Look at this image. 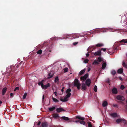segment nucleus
<instances>
[{
    "instance_id": "1",
    "label": "nucleus",
    "mask_w": 127,
    "mask_h": 127,
    "mask_svg": "<svg viewBox=\"0 0 127 127\" xmlns=\"http://www.w3.org/2000/svg\"><path fill=\"white\" fill-rule=\"evenodd\" d=\"M74 86L76 87L78 90H79L80 89L81 84L77 78H75L74 80Z\"/></svg>"
},
{
    "instance_id": "2",
    "label": "nucleus",
    "mask_w": 127,
    "mask_h": 127,
    "mask_svg": "<svg viewBox=\"0 0 127 127\" xmlns=\"http://www.w3.org/2000/svg\"><path fill=\"white\" fill-rule=\"evenodd\" d=\"M104 44L103 43H98L96 44L95 45H93L91 47L92 48H93V49L94 50L96 48V47H100L104 46Z\"/></svg>"
},
{
    "instance_id": "3",
    "label": "nucleus",
    "mask_w": 127,
    "mask_h": 127,
    "mask_svg": "<svg viewBox=\"0 0 127 127\" xmlns=\"http://www.w3.org/2000/svg\"><path fill=\"white\" fill-rule=\"evenodd\" d=\"M116 122L118 124L120 122H123L124 124L126 123V120L124 119L120 118L117 119L116 120Z\"/></svg>"
},
{
    "instance_id": "4",
    "label": "nucleus",
    "mask_w": 127,
    "mask_h": 127,
    "mask_svg": "<svg viewBox=\"0 0 127 127\" xmlns=\"http://www.w3.org/2000/svg\"><path fill=\"white\" fill-rule=\"evenodd\" d=\"M88 74H86L83 76L81 77L80 78V80L83 81H85L86 79L88 78Z\"/></svg>"
},
{
    "instance_id": "5",
    "label": "nucleus",
    "mask_w": 127,
    "mask_h": 127,
    "mask_svg": "<svg viewBox=\"0 0 127 127\" xmlns=\"http://www.w3.org/2000/svg\"><path fill=\"white\" fill-rule=\"evenodd\" d=\"M116 98L117 100L121 101H124L125 100L124 97L120 95H117Z\"/></svg>"
},
{
    "instance_id": "6",
    "label": "nucleus",
    "mask_w": 127,
    "mask_h": 127,
    "mask_svg": "<svg viewBox=\"0 0 127 127\" xmlns=\"http://www.w3.org/2000/svg\"><path fill=\"white\" fill-rule=\"evenodd\" d=\"M95 56H100L101 55V50H99L95 52L94 54Z\"/></svg>"
},
{
    "instance_id": "7",
    "label": "nucleus",
    "mask_w": 127,
    "mask_h": 127,
    "mask_svg": "<svg viewBox=\"0 0 127 127\" xmlns=\"http://www.w3.org/2000/svg\"><path fill=\"white\" fill-rule=\"evenodd\" d=\"M71 91V89L70 88H68L66 91V93L67 94L66 96L67 97V98L69 97L71 95L70 93Z\"/></svg>"
},
{
    "instance_id": "8",
    "label": "nucleus",
    "mask_w": 127,
    "mask_h": 127,
    "mask_svg": "<svg viewBox=\"0 0 127 127\" xmlns=\"http://www.w3.org/2000/svg\"><path fill=\"white\" fill-rule=\"evenodd\" d=\"M91 83V80L89 79H87L85 82L86 85L88 87H89Z\"/></svg>"
},
{
    "instance_id": "9",
    "label": "nucleus",
    "mask_w": 127,
    "mask_h": 127,
    "mask_svg": "<svg viewBox=\"0 0 127 127\" xmlns=\"http://www.w3.org/2000/svg\"><path fill=\"white\" fill-rule=\"evenodd\" d=\"M87 87L86 84L84 83H83L82 84L81 89L83 91L86 90Z\"/></svg>"
},
{
    "instance_id": "10",
    "label": "nucleus",
    "mask_w": 127,
    "mask_h": 127,
    "mask_svg": "<svg viewBox=\"0 0 127 127\" xmlns=\"http://www.w3.org/2000/svg\"><path fill=\"white\" fill-rule=\"evenodd\" d=\"M71 36L73 37V38H78L79 37H81V35H80L79 36V35L78 34H71L70 35Z\"/></svg>"
},
{
    "instance_id": "11",
    "label": "nucleus",
    "mask_w": 127,
    "mask_h": 127,
    "mask_svg": "<svg viewBox=\"0 0 127 127\" xmlns=\"http://www.w3.org/2000/svg\"><path fill=\"white\" fill-rule=\"evenodd\" d=\"M57 112L58 113L62 111H65V110L63 108H59L56 109Z\"/></svg>"
},
{
    "instance_id": "12",
    "label": "nucleus",
    "mask_w": 127,
    "mask_h": 127,
    "mask_svg": "<svg viewBox=\"0 0 127 127\" xmlns=\"http://www.w3.org/2000/svg\"><path fill=\"white\" fill-rule=\"evenodd\" d=\"M42 127H48V123L47 122H42L41 124Z\"/></svg>"
},
{
    "instance_id": "13",
    "label": "nucleus",
    "mask_w": 127,
    "mask_h": 127,
    "mask_svg": "<svg viewBox=\"0 0 127 127\" xmlns=\"http://www.w3.org/2000/svg\"><path fill=\"white\" fill-rule=\"evenodd\" d=\"M50 86V84L49 83H48L47 84L45 85H44L43 84V86H42V88L43 89H46L48 87H49Z\"/></svg>"
},
{
    "instance_id": "14",
    "label": "nucleus",
    "mask_w": 127,
    "mask_h": 127,
    "mask_svg": "<svg viewBox=\"0 0 127 127\" xmlns=\"http://www.w3.org/2000/svg\"><path fill=\"white\" fill-rule=\"evenodd\" d=\"M7 90V88L5 87L3 88L2 90V94L3 95H4Z\"/></svg>"
},
{
    "instance_id": "15",
    "label": "nucleus",
    "mask_w": 127,
    "mask_h": 127,
    "mask_svg": "<svg viewBox=\"0 0 127 127\" xmlns=\"http://www.w3.org/2000/svg\"><path fill=\"white\" fill-rule=\"evenodd\" d=\"M112 92L114 94H117L118 92L117 89L115 87L113 88L112 90Z\"/></svg>"
},
{
    "instance_id": "16",
    "label": "nucleus",
    "mask_w": 127,
    "mask_h": 127,
    "mask_svg": "<svg viewBox=\"0 0 127 127\" xmlns=\"http://www.w3.org/2000/svg\"><path fill=\"white\" fill-rule=\"evenodd\" d=\"M110 114L112 117L113 118H115L117 117V113H116Z\"/></svg>"
},
{
    "instance_id": "17",
    "label": "nucleus",
    "mask_w": 127,
    "mask_h": 127,
    "mask_svg": "<svg viewBox=\"0 0 127 127\" xmlns=\"http://www.w3.org/2000/svg\"><path fill=\"white\" fill-rule=\"evenodd\" d=\"M68 98H67V97L66 96V97H65L64 99H62V98H60V100L61 101L65 102L68 101V100L67 99Z\"/></svg>"
},
{
    "instance_id": "18",
    "label": "nucleus",
    "mask_w": 127,
    "mask_h": 127,
    "mask_svg": "<svg viewBox=\"0 0 127 127\" xmlns=\"http://www.w3.org/2000/svg\"><path fill=\"white\" fill-rule=\"evenodd\" d=\"M123 72V69L122 68L119 69L117 70V73L119 74H121Z\"/></svg>"
},
{
    "instance_id": "19",
    "label": "nucleus",
    "mask_w": 127,
    "mask_h": 127,
    "mask_svg": "<svg viewBox=\"0 0 127 127\" xmlns=\"http://www.w3.org/2000/svg\"><path fill=\"white\" fill-rule=\"evenodd\" d=\"M76 118L77 119H78L82 121L84 120L85 119L84 118L81 117L80 116H76Z\"/></svg>"
},
{
    "instance_id": "20",
    "label": "nucleus",
    "mask_w": 127,
    "mask_h": 127,
    "mask_svg": "<svg viewBox=\"0 0 127 127\" xmlns=\"http://www.w3.org/2000/svg\"><path fill=\"white\" fill-rule=\"evenodd\" d=\"M106 62L103 63L102 65V69H104L106 67Z\"/></svg>"
},
{
    "instance_id": "21",
    "label": "nucleus",
    "mask_w": 127,
    "mask_h": 127,
    "mask_svg": "<svg viewBox=\"0 0 127 127\" xmlns=\"http://www.w3.org/2000/svg\"><path fill=\"white\" fill-rule=\"evenodd\" d=\"M108 104V103L106 101H104L102 103V106L103 107H105Z\"/></svg>"
},
{
    "instance_id": "22",
    "label": "nucleus",
    "mask_w": 127,
    "mask_h": 127,
    "mask_svg": "<svg viewBox=\"0 0 127 127\" xmlns=\"http://www.w3.org/2000/svg\"><path fill=\"white\" fill-rule=\"evenodd\" d=\"M103 58L101 57H99L97 59V61L99 62H101L103 61Z\"/></svg>"
},
{
    "instance_id": "23",
    "label": "nucleus",
    "mask_w": 127,
    "mask_h": 127,
    "mask_svg": "<svg viewBox=\"0 0 127 127\" xmlns=\"http://www.w3.org/2000/svg\"><path fill=\"white\" fill-rule=\"evenodd\" d=\"M119 42H123L124 43H127V39H123L119 41Z\"/></svg>"
},
{
    "instance_id": "24",
    "label": "nucleus",
    "mask_w": 127,
    "mask_h": 127,
    "mask_svg": "<svg viewBox=\"0 0 127 127\" xmlns=\"http://www.w3.org/2000/svg\"><path fill=\"white\" fill-rule=\"evenodd\" d=\"M99 64V63L96 60H94L92 63L93 65L98 64Z\"/></svg>"
},
{
    "instance_id": "25",
    "label": "nucleus",
    "mask_w": 127,
    "mask_h": 127,
    "mask_svg": "<svg viewBox=\"0 0 127 127\" xmlns=\"http://www.w3.org/2000/svg\"><path fill=\"white\" fill-rule=\"evenodd\" d=\"M55 109V107H53L51 108H48V110L50 111H52L54 110Z\"/></svg>"
},
{
    "instance_id": "26",
    "label": "nucleus",
    "mask_w": 127,
    "mask_h": 127,
    "mask_svg": "<svg viewBox=\"0 0 127 127\" xmlns=\"http://www.w3.org/2000/svg\"><path fill=\"white\" fill-rule=\"evenodd\" d=\"M61 118L62 119L65 120H69V118L65 116L62 117Z\"/></svg>"
},
{
    "instance_id": "27",
    "label": "nucleus",
    "mask_w": 127,
    "mask_h": 127,
    "mask_svg": "<svg viewBox=\"0 0 127 127\" xmlns=\"http://www.w3.org/2000/svg\"><path fill=\"white\" fill-rule=\"evenodd\" d=\"M122 65L124 67L127 68V64H126L124 62H123Z\"/></svg>"
},
{
    "instance_id": "28",
    "label": "nucleus",
    "mask_w": 127,
    "mask_h": 127,
    "mask_svg": "<svg viewBox=\"0 0 127 127\" xmlns=\"http://www.w3.org/2000/svg\"><path fill=\"white\" fill-rule=\"evenodd\" d=\"M53 74L51 73H50L48 74L49 76L48 77V79H50L52 78L53 76Z\"/></svg>"
},
{
    "instance_id": "29",
    "label": "nucleus",
    "mask_w": 127,
    "mask_h": 127,
    "mask_svg": "<svg viewBox=\"0 0 127 127\" xmlns=\"http://www.w3.org/2000/svg\"><path fill=\"white\" fill-rule=\"evenodd\" d=\"M52 98L54 102H59V100L56 99L55 98L53 97H52Z\"/></svg>"
},
{
    "instance_id": "30",
    "label": "nucleus",
    "mask_w": 127,
    "mask_h": 127,
    "mask_svg": "<svg viewBox=\"0 0 127 127\" xmlns=\"http://www.w3.org/2000/svg\"><path fill=\"white\" fill-rule=\"evenodd\" d=\"M85 69H83V70H81L79 74L80 75H82L84 74V72L85 71Z\"/></svg>"
},
{
    "instance_id": "31",
    "label": "nucleus",
    "mask_w": 127,
    "mask_h": 127,
    "mask_svg": "<svg viewBox=\"0 0 127 127\" xmlns=\"http://www.w3.org/2000/svg\"><path fill=\"white\" fill-rule=\"evenodd\" d=\"M59 79L58 78V77L57 76H56L54 82H56L57 81H59Z\"/></svg>"
},
{
    "instance_id": "32",
    "label": "nucleus",
    "mask_w": 127,
    "mask_h": 127,
    "mask_svg": "<svg viewBox=\"0 0 127 127\" xmlns=\"http://www.w3.org/2000/svg\"><path fill=\"white\" fill-rule=\"evenodd\" d=\"M42 53V51L41 49L38 50L37 52V53L38 54H41Z\"/></svg>"
},
{
    "instance_id": "33",
    "label": "nucleus",
    "mask_w": 127,
    "mask_h": 127,
    "mask_svg": "<svg viewBox=\"0 0 127 127\" xmlns=\"http://www.w3.org/2000/svg\"><path fill=\"white\" fill-rule=\"evenodd\" d=\"M53 116L55 118H57L59 117L58 115L57 114H54L53 115Z\"/></svg>"
},
{
    "instance_id": "34",
    "label": "nucleus",
    "mask_w": 127,
    "mask_h": 127,
    "mask_svg": "<svg viewBox=\"0 0 127 127\" xmlns=\"http://www.w3.org/2000/svg\"><path fill=\"white\" fill-rule=\"evenodd\" d=\"M97 90V88L96 85H95L94 88V90L95 92H96Z\"/></svg>"
},
{
    "instance_id": "35",
    "label": "nucleus",
    "mask_w": 127,
    "mask_h": 127,
    "mask_svg": "<svg viewBox=\"0 0 127 127\" xmlns=\"http://www.w3.org/2000/svg\"><path fill=\"white\" fill-rule=\"evenodd\" d=\"M27 94L26 93H24V95L23 97V99H24L26 98V96H27Z\"/></svg>"
},
{
    "instance_id": "36",
    "label": "nucleus",
    "mask_w": 127,
    "mask_h": 127,
    "mask_svg": "<svg viewBox=\"0 0 127 127\" xmlns=\"http://www.w3.org/2000/svg\"><path fill=\"white\" fill-rule=\"evenodd\" d=\"M88 127H93L91 122H88Z\"/></svg>"
},
{
    "instance_id": "37",
    "label": "nucleus",
    "mask_w": 127,
    "mask_h": 127,
    "mask_svg": "<svg viewBox=\"0 0 127 127\" xmlns=\"http://www.w3.org/2000/svg\"><path fill=\"white\" fill-rule=\"evenodd\" d=\"M111 74L113 75H114L116 73V72L114 70H113L111 72Z\"/></svg>"
},
{
    "instance_id": "38",
    "label": "nucleus",
    "mask_w": 127,
    "mask_h": 127,
    "mask_svg": "<svg viewBox=\"0 0 127 127\" xmlns=\"http://www.w3.org/2000/svg\"><path fill=\"white\" fill-rule=\"evenodd\" d=\"M38 84L39 85H41V86L42 87V86L43 84L42 82H41V81H39L38 82Z\"/></svg>"
},
{
    "instance_id": "39",
    "label": "nucleus",
    "mask_w": 127,
    "mask_h": 127,
    "mask_svg": "<svg viewBox=\"0 0 127 127\" xmlns=\"http://www.w3.org/2000/svg\"><path fill=\"white\" fill-rule=\"evenodd\" d=\"M63 70L64 71V72H67L68 71V69L67 67H66Z\"/></svg>"
},
{
    "instance_id": "40",
    "label": "nucleus",
    "mask_w": 127,
    "mask_h": 127,
    "mask_svg": "<svg viewBox=\"0 0 127 127\" xmlns=\"http://www.w3.org/2000/svg\"><path fill=\"white\" fill-rule=\"evenodd\" d=\"M89 61V60L88 59H85L84 61V62L85 63H87Z\"/></svg>"
},
{
    "instance_id": "41",
    "label": "nucleus",
    "mask_w": 127,
    "mask_h": 127,
    "mask_svg": "<svg viewBox=\"0 0 127 127\" xmlns=\"http://www.w3.org/2000/svg\"><path fill=\"white\" fill-rule=\"evenodd\" d=\"M80 123L81 124H83L84 125H85V122L83 121H81Z\"/></svg>"
},
{
    "instance_id": "42",
    "label": "nucleus",
    "mask_w": 127,
    "mask_h": 127,
    "mask_svg": "<svg viewBox=\"0 0 127 127\" xmlns=\"http://www.w3.org/2000/svg\"><path fill=\"white\" fill-rule=\"evenodd\" d=\"M120 89L122 90H123L125 88L124 86L123 85H121L120 86Z\"/></svg>"
},
{
    "instance_id": "43",
    "label": "nucleus",
    "mask_w": 127,
    "mask_h": 127,
    "mask_svg": "<svg viewBox=\"0 0 127 127\" xmlns=\"http://www.w3.org/2000/svg\"><path fill=\"white\" fill-rule=\"evenodd\" d=\"M101 50H102L104 52H105V51L106 50H107V49L106 48H101Z\"/></svg>"
},
{
    "instance_id": "44",
    "label": "nucleus",
    "mask_w": 127,
    "mask_h": 127,
    "mask_svg": "<svg viewBox=\"0 0 127 127\" xmlns=\"http://www.w3.org/2000/svg\"><path fill=\"white\" fill-rule=\"evenodd\" d=\"M113 106L115 107H117L118 108V105L117 104H113Z\"/></svg>"
},
{
    "instance_id": "45",
    "label": "nucleus",
    "mask_w": 127,
    "mask_h": 127,
    "mask_svg": "<svg viewBox=\"0 0 127 127\" xmlns=\"http://www.w3.org/2000/svg\"><path fill=\"white\" fill-rule=\"evenodd\" d=\"M106 52L110 54H111L113 53V52H110V51L109 50H107Z\"/></svg>"
},
{
    "instance_id": "46",
    "label": "nucleus",
    "mask_w": 127,
    "mask_h": 127,
    "mask_svg": "<svg viewBox=\"0 0 127 127\" xmlns=\"http://www.w3.org/2000/svg\"><path fill=\"white\" fill-rule=\"evenodd\" d=\"M19 89V88L18 87H16L14 90V91H15L17 90H18Z\"/></svg>"
},
{
    "instance_id": "47",
    "label": "nucleus",
    "mask_w": 127,
    "mask_h": 127,
    "mask_svg": "<svg viewBox=\"0 0 127 127\" xmlns=\"http://www.w3.org/2000/svg\"><path fill=\"white\" fill-rule=\"evenodd\" d=\"M64 87H63L61 89V92H62L63 93L64 91Z\"/></svg>"
},
{
    "instance_id": "48",
    "label": "nucleus",
    "mask_w": 127,
    "mask_h": 127,
    "mask_svg": "<svg viewBox=\"0 0 127 127\" xmlns=\"http://www.w3.org/2000/svg\"><path fill=\"white\" fill-rule=\"evenodd\" d=\"M78 43V42H74L73 43V44L74 45H75L77 44Z\"/></svg>"
},
{
    "instance_id": "49",
    "label": "nucleus",
    "mask_w": 127,
    "mask_h": 127,
    "mask_svg": "<svg viewBox=\"0 0 127 127\" xmlns=\"http://www.w3.org/2000/svg\"><path fill=\"white\" fill-rule=\"evenodd\" d=\"M10 96L11 97H13V93H11L10 94Z\"/></svg>"
},
{
    "instance_id": "50",
    "label": "nucleus",
    "mask_w": 127,
    "mask_h": 127,
    "mask_svg": "<svg viewBox=\"0 0 127 127\" xmlns=\"http://www.w3.org/2000/svg\"><path fill=\"white\" fill-rule=\"evenodd\" d=\"M119 79L121 81H122L123 80L122 78L121 77H119Z\"/></svg>"
},
{
    "instance_id": "51",
    "label": "nucleus",
    "mask_w": 127,
    "mask_h": 127,
    "mask_svg": "<svg viewBox=\"0 0 127 127\" xmlns=\"http://www.w3.org/2000/svg\"><path fill=\"white\" fill-rule=\"evenodd\" d=\"M80 120H76L75 121V122H80Z\"/></svg>"
},
{
    "instance_id": "52",
    "label": "nucleus",
    "mask_w": 127,
    "mask_h": 127,
    "mask_svg": "<svg viewBox=\"0 0 127 127\" xmlns=\"http://www.w3.org/2000/svg\"><path fill=\"white\" fill-rule=\"evenodd\" d=\"M41 124V122H39L37 123V125H39Z\"/></svg>"
},
{
    "instance_id": "53",
    "label": "nucleus",
    "mask_w": 127,
    "mask_h": 127,
    "mask_svg": "<svg viewBox=\"0 0 127 127\" xmlns=\"http://www.w3.org/2000/svg\"><path fill=\"white\" fill-rule=\"evenodd\" d=\"M90 47H89V48H88V51H90V52H91V51H92V50H90Z\"/></svg>"
},
{
    "instance_id": "54",
    "label": "nucleus",
    "mask_w": 127,
    "mask_h": 127,
    "mask_svg": "<svg viewBox=\"0 0 127 127\" xmlns=\"http://www.w3.org/2000/svg\"><path fill=\"white\" fill-rule=\"evenodd\" d=\"M86 55L87 57H88L89 56V53H87L86 54Z\"/></svg>"
},
{
    "instance_id": "55",
    "label": "nucleus",
    "mask_w": 127,
    "mask_h": 127,
    "mask_svg": "<svg viewBox=\"0 0 127 127\" xmlns=\"http://www.w3.org/2000/svg\"><path fill=\"white\" fill-rule=\"evenodd\" d=\"M107 82L108 83H110V81L109 79H108V80L107 81Z\"/></svg>"
},
{
    "instance_id": "56",
    "label": "nucleus",
    "mask_w": 127,
    "mask_h": 127,
    "mask_svg": "<svg viewBox=\"0 0 127 127\" xmlns=\"http://www.w3.org/2000/svg\"><path fill=\"white\" fill-rule=\"evenodd\" d=\"M54 94H55V95L56 96H57V92H54Z\"/></svg>"
},
{
    "instance_id": "57",
    "label": "nucleus",
    "mask_w": 127,
    "mask_h": 127,
    "mask_svg": "<svg viewBox=\"0 0 127 127\" xmlns=\"http://www.w3.org/2000/svg\"><path fill=\"white\" fill-rule=\"evenodd\" d=\"M44 95H43V97H42V99L43 100H44Z\"/></svg>"
},
{
    "instance_id": "58",
    "label": "nucleus",
    "mask_w": 127,
    "mask_h": 127,
    "mask_svg": "<svg viewBox=\"0 0 127 127\" xmlns=\"http://www.w3.org/2000/svg\"><path fill=\"white\" fill-rule=\"evenodd\" d=\"M90 70H91V69H90V68H89L88 69V71H90Z\"/></svg>"
},
{
    "instance_id": "59",
    "label": "nucleus",
    "mask_w": 127,
    "mask_h": 127,
    "mask_svg": "<svg viewBox=\"0 0 127 127\" xmlns=\"http://www.w3.org/2000/svg\"><path fill=\"white\" fill-rule=\"evenodd\" d=\"M2 102L1 101H0V104H1L2 103Z\"/></svg>"
},
{
    "instance_id": "60",
    "label": "nucleus",
    "mask_w": 127,
    "mask_h": 127,
    "mask_svg": "<svg viewBox=\"0 0 127 127\" xmlns=\"http://www.w3.org/2000/svg\"><path fill=\"white\" fill-rule=\"evenodd\" d=\"M44 80H42V81H41V82H42V83H43V82H44Z\"/></svg>"
},
{
    "instance_id": "61",
    "label": "nucleus",
    "mask_w": 127,
    "mask_h": 127,
    "mask_svg": "<svg viewBox=\"0 0 127 127\" xmlns=\"http://www.w3.org/2000/svg\"><path fill=\"white\" fill-rule=\"evenodd\" d=\"M126 93H127V90H126Z\"/></svg>"
},
{
    "instance_id": "62",
    "label": "nucleus",
    "mask_w": 127,
    "mask_h": 127,
    "mask_svg": "<svg viewBox=\"0 0 127 127\" xmlns=\"http://www.w3.org/2000/svg\"><path fill=\"white\" fill-rule=\"evenodd\" d=\"M126 102L127 103V99L126 100Z\"/></svg>"
},
{
    "instance_id": "63",
    "label": "nucleus",
    "mask_w": 127,
    "mask_h": 127,
    "mask_svg": "<svg viewBox=\"0 0 127 127\" xmlns=\"http://www.w3.org/2000/svg\"><path fill=\"white\" fill-rule=\"evenodd\" d=\"M126 109L127 110V105L126 106Z\"/></svg>"
},
{
    "instance_id": "64",
    "label": "nucleus",
    "mask_w": 127,
    "mask_h": 127,
    "mask_svg": "<svg viewBox=\"0 0 127 127\" xmlns=\"http://www.w3.org/2000/svg\"><path fill=\"white\" fill-rule=\"evenodd\" d=\"M126 56H127V54H126Z\"/></svg>"
}]
</instances>
